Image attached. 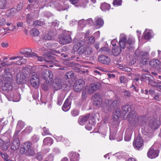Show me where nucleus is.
I'll use <instances>...</instances> for the list:
<instances>
[{
	"label": "nucleus",
	"mask_w": 161,
	"mask_h": 161,
	"mask_svg": "<svg viewBox=\"0 0 161 161\" xmlns=\"http://www.w3.org/2000/svg\"><path fill=\"white\" fill-rule=\"evenodd\" d=\"M20 153L27 156H33L35 152L34 149L32 148L31 143L27 142L22 145L20 148Z\"/></svg>",
	"instance_id": "nucleus-1"
},
{
	"label": "nucleus",
	"mask_w": 161,
	"mask_h": 161,
	"mask_svg": "<svg viewBox=\"0 0 161 161\" xmlns=\"http://www.w3.org/2000/svg\"><path fill=\"white\" fill-rule=\"evenodd\" d=\"M127 118L131 126H135L139 124L141 121V118L139 116L137 113L134 110L129 112Z\"/></svg>",
	"instance_id": "nucleus-2"
},
{
	"label": "nucleus",
	"mask_w": 161,
	"mask_h": 161,
	"mask_svg": "<svg viewBox=\"0 0 161 161\" xmlns=\"http://www.w3.org/2000/svg\"><path fill=\"white\" fill-rule=\"evenodd\" d=\"M71 85H69L66 84L65 79H60L56 78L55 79L54 83H53L54 88L55 90H58L64 88L65 90H68L70 89Z\"/></svg>",
	"instance_id": "nucleus-3"
},
{
	"label": "nucleus",
	"mask_w": 161,
	"mask_h": 161,
	"mask_svg": "<svg viewBox=\"0 0 161 161\" xmlns=\"http://www.w3.org/2000/svg\"><path fill=\"white\" fill-rule=\"evenodd\" d=\"M119 100H112L107 99L105 101V105L104 107L106 112H110L118 106Z\"/></svg>",
	"instance_id": "nucleus-4"
},
{
	"label": "nucleus",
	"mask_w": 161,
	"mask_h": 161,
	"mask_svg": "<svg viewBox=\"0 0 161 161\" xmlns=\"http://www.w3.org/2000/svg\"><path fill=\"white\" fill-rule=\"evenodd\" d=\"M43 67L42 66L41 68V69H43L42 75L46 83L48 84L52 80L53 78V73L50 70L43 69Z\"/></svg>",
	"instance_id": "nucleus-5"
},
{
	"label": "nucleus",
	"mask_w": 161,
	"mask_h": 161,
	"mask_svg": "<svg viewBox=\"0 0 161 161\" xmlns=\"http://www.w3.org/2000/svg\"><path fill=\"white\" fill-rule=\"evenodd\" d=\"M9 80H1L2 82L1 86L2 89L5 93L11 91L12 89V86Z\"/></svg>",
	"instance_id": "nucleus-6"
},
{
	"label": "nucleus",
	"mask_w": 161,
	"mask_h": 161,
	"mask_svg": "<svg viewBox=\"0 0 161 161\" xmlns=\"http://www.w3.org/2000/svg\"><path fill=\"white\" fill-rule=\"evenodd\" d=\"M93 104L98 107L102 106V96L98 93L95 94L93 96Z\"/></svg>",
	"instance_id": "nucleus-7"
},
{
	"label": "nucleus",
	"mask_w": 161,
	"mask_h": 161,
	"mask_svg": "<svg viewBox=\"0 0 161 161\" xmlns=\"http://www.w3.org/2000/svg\"><path fill=\"white\" fill-rule=\"evenodd\" d=\"M84 84V82L82 80H78L74 85L73 89L74 90L77 92H80L82 89Z\"/></svg>",
	"instance_id": "nucleus-8"
},
{
	"label": "nucleus",
	"mask_w": 161,
	"mask_h": 161,
	"mask_svg": "<svg viewBox=\"0 0 161 161\" xmlns=\"http://www.w3.org/2000/svg\"><path fill=\"white\" fill-rule=\"evenodd\" d=\"M31 75L30 80L31 84L34 88H37L39 86V78L36 73L35 72L32 73Z\"/></svg>",
	"instance_id": "nucleus-9"
},
{
	"label": "nucleus",
	"mask_w": 161,
	"mask_h": 161,
	"mask_svg": "<svg viewBox=\"0 0 161 161\" xmlns=\"http://www.w3.org/2000/svg\"><path fill=\"white\" fill-rule=\"evenodd\" d=\"M101 86V84L99 82H96L90 84L88 88V92L91 94L98 90Z\"/></svg>",
	"instance_id": "nucleus-10"
},
{
	"label": "nucleus",
	"mask_w": 161,
	"mask_h": 161,
	"mask_svg": "<svg viewBox=\"0 0 161 161\" xmlns=\"http://www.w3.org/2000/svg\"><path fill=\"white\" fill-rule=\"evenodd\" d=\"M11 77L12 75L10 69L8 68H5L4 69V74L0 77V79L1 80H10Z\"/></svg>",
	"instance_id": "nucleus-11"
},
{
	"label": "nucleus",
	"mask_w": 161,
	"mask_h": 161,
	"mask_svg": "<svg viewBox=\"0 0 161 161\" xmlns=\"http://www.w3.org/2000/svg\"><path fill=\"white\" fill-rule=\"evenodd\" d=\"M143 140L139 136L136 137L133 142V145L134 147L137 149L142 147L143 145Z\"/></svg>",
	"instance_id": "nucleus-12"
},
{
	"label": "nucleus",
	"mask_w": 161,
	"mask_h": 161,
	"mask_svg": "<svg viewBox=\"0 0 161 161\" xmlns=\"http://www.w3.org/2000/svg\"><path fill=\"white\" fill-rule=\"evenodd\" d=\"M71 38L69 34H66L59 38V41L60 43L63 44H67L71 41Z\"/></svg>",
	"instance_id": "nucleus-13"
},
{
	"label": "nucleus",
	"mask_w": 161,
	"mask_h": 161,
	"mask_svg": "<svg viewBox=\"0 0 161 161\" xmlns=\"http://www.w3.org/2000/svg\"><path fill=\"white\" fill-rule=\"evenodd\" d=\"M90 116V114L80 116L78 119V123L81 125H84L87 122Z\"/></svg>",
	"instance_id": "nucleus-14"
},
{
	"label": "nucleus",
	"mask_w": 161,
	"mask_h": 161,
	"mask_svg": "<svg viewBox=\"0 0 161 161\" xmlns=\"http://www.w3.org/2000/svg\"><path fill=\"white\" fill-rule=\"evenodd\" d=\"M160 64V61L157 59H153L150 61L149 62V64L151 66L157 69L159 68Z\"/></svg>",
	"instance_id": "nucleus-15"
},
{
	"label": "nucleus",
	"mask_w": 161,
	"mask_h": 161,
	"mask_svg": "<svg viewBox=\"0 0 161 161\" xmlns=\"http://www.w3.org/2000/svg\"><path fill=\"white\" fill-rule=\"evenodd\" d=\"M98 60L100 63L106 64H108L110 62V58L107 56L104 55L99 56Z\"/></svg>",
	"instance_id": "nucleus-16"
},
{
	"label": "nucleus",
	"mask_w": 161,
	"mask_h": 161,
	"mask_svg": "<svg viewBox=\"0 0 161 161\" xmlns=\"http://www.w3.org/2000/svg\"><path fill=\"white\" fill-rule=\"evenodd\" d=\"M149 53L147 52L142 51L140 53V56L142 63H146L149 59Z\"/></svg>",
	"instance_id": "nucleus-17"
},
{
	"label": "nucleus",
	"mask_w": 161,
	"mask_h": 161,
	"mask_svg": "<svg viewBox=\"0 0 161 161\" xmlns=\"http://www.w3.org/2000/svg\"><path fill=\"white\" fill-rule=\"evenodd\" d=\"M158 155V151L152 148L149 149L147 153L148 157L151 158H153L157 157Z\"/></svg>",
	"instance_id": "nucleus-18"
},
{
	"label": "nucleus",
	"mask_w": 161,
	"mask_h": 161,
	"mask_svg": "<svg viewBox=\"0 0 161 161\" xmlns=\"http://www.w3.org/2000/svg\"><path fill=\"white\" fill-rule=\"evenodd\" d=\"M149 125L151 129H156L160 126V124L159 121L153 118L150 121Z\"/></svg>",
	"instance_id": "nucleus-19"
},
{
	"label": "nucleus",
	"mask_w": 161,
	"mask_h": 161,
	"mask_svg": "<svg viewBox=\"0 0 161 161\" xmlns=\"http://www.w3.org/2000/svg\"><path fill=\"white\" fill-rule=\"evenodd\" d=\"M20 145V142L18 138L14 139L11 143L10 146L12 150H16L17 149Z\"/></svg>",
	"instance_id": "nucleus-20"
},
{
	"label": "nucleus",
	"mask_w": 161,
	"mask_h": 161,
	"mask_svg": "<svg viewBox=\"0 0 161 161\" xmlns=\"http://www.w3.org/2000/svg\"><path fill=\"white\" fill-rule=\"evenodd\" d=\"M32 50L30 48L25 49L23 51H21L20 53L22 54H25V57H33V54L35 53H31Z\"/></svg>",
	"instance_id": "nucleus-21"
},
{
	"label": "nucleus",
	"mask_w": 161,
	"mask_h": 161,
	"mask_svg": "<svg viewBox=\"0 0 161 161\" xmlns=\"http://www.w3.org/2000/svg\"><path fill=\"white\" fill-rule=\"evenodd\" d=\"M6 58H4V60ZM13 64H18L19 65H21L22 64V59L20 58L18 61H16V62H12L10 63L9 62H6L5 61H4L2 63V65L3 66H8Z\"/></svg>",
	"instance_id": "nucleus-22"
},
{
	"label": "nucleus",
	"mask_w": 161,
	"mask_h": 161,
	"mask_svg": "<svg viewBox=\"0 0 161 161\" xmlns=\"http://www.w3.org/2000/svg\"><path fill=\"white\" fill-rule=\"evenodd\" d=\"M78 47V45H75L72 50V52L75 53V51H77L78 54H82V53H84V48L82 47Z\"/></svg>",
	"instance_id": "nucleus-23"
},
{
	"label": "nucleus",
	"mask_w": 161,
	"mask_h": 161,
	"mask_svg": "<svg viewBox=\"0 0 161 161\" xmlns=\"http://www.w3.org/2000/svg\"><path fill=\"white\" fill-rule=\"evenodd\" d=\"M121 108L123 116H125L126 113L131 110V107L130 105H125L122 106Z\"/></svg>",
	"instance_id": "nucleus-24"
},
{
	"label": "nucleus",
	"mask_w": 161,
	"mask_h": 161,
	"mask_svg": "<svg viewBox=\"0 0 161 161\" xmlns=\"http://www.w3.org/2000/svg\"><path fill=\"white\" fill-rule=\"evenodd\" d=\"M126 43L129 44L130 47H127V48L130 51L133 50L134 48V45L135 43V40L134 39L132 38H129L126 40Z\"/></svg>",
	"instance_id": "nucleus-25"
},
{
	"label": "nucleus",
	"mask_w": 161,
	"mask_h": 161,
	"mask_svg": "<svg viewBox=\"0 0 161 161\" xmlns=\"http://www.w3.org/2000/svg\"><path fill=\"white\" fill-rule=\"evenodd\" d=\"M121 48L119 46L114 47L112 49V54L114 56H117L119 55L121 52Z\"/></svg>",
	"instance_id": "nucleus-26"
},
{
	"label": "nucleus",
	"mask_w": 161,
	"mask_h": 161,
	"mask_svg": "<svg viewBox=\"0 0 161 161\" xmlns=\"http://www.w3.org/2000/svg\"><path fill=\"white\" fill-rule=\"evenodd\" d=\"M70 104L71 102L69 101V100L67 98L65 101L62 107L63 110L65 112L68 111L70 108Z\"/></svg>",
	"instance_id": "nucleus-27"
},
{
	"label": "nucleus",
	"mask_w": 161,
	"mask_h": 161,
	"mask_svg": "<svg viewBox=\"0 0 161 161\" xmlns=\"http://www.w3.org/2000/svg\"><path fill=\"white\" fill-rule=\"evenodd\" d=\"M126 42V38L125 36L121 37L119 42V44L121 48L124 49L125 48Z\"/></svg>",
	"instance_id": "nucleus-28"
},
{
	"label": "nucleus",
	"mask_w": 161,
	"mask_h": 161,
	"mask_svg": "<svg viewBox=\"0 0 161 161\" xmlns=\"http://www.w3.org/2000/svg\"><path fill=\"white\" fill-rule=\"evenodd\" d=\"M16 80L17 82L21 84L24 83L26 81L25 76L23 74H18L17 76Z\"/></svg>",
	"instance_id": "nucleus-29"
},
{
	"label": "nucleus",
	"mask_w": 161,
	"mask_h": 161,
	"mask_svg": "<svg viewBox=\"0 0 161 161\" xmlns=\"http://www.w3.org/2000/svg\"><path fill=\"white\" fill-rule=\"evenodd\" d=\"M43 56L45 57V61L47 63H51L53 58V56L50 54H45Z\"/></svg>",
	"instance_id": "nucleus-30"
},
{
	"label": "nucleus",
	"mask_w": 161,
	"mask_h": 161,
	"mask_svg": "<svg viewBox=\"0 0 161 161\" xmlns=\"http://www.w3.org/2000/svg\"><path fill=\"white\" fill-rule=\"evenodd\" d=\"M45 24L44 21L42 19H40L35 21L33 23V25L35 27L42 26Z\"/></svg>",
	"instance_id": "nucleus-31"
},
{
	"label": "nucleus",
	"mask_w": 161,
	"mask_h": 161,
	"mask_svg": "<svg viewBox=\"0 0 161 161\" xmlns=\"http://www.w3.org/2000/svg\"><path fill=\"white\" fill-rule=\"evenodd\" d=\"M53 139L49 137H47L45 138L43 141V145H51L53 143Z\"/></svg>",
	"instance_id": "nucleus-32"
},
{
	"label": "nucleus",
	"mask_w": 161,
	"mask_h": 161,
	"mask_svg": "<svg viewBox=\"0 0 161 161\" xmlns=\"http://www.w3.org/2000/svg\"><path fill=\"white\" fill-rule=\"evenodd\" d=\"M110 8V5L106 3H102L101 6L100 8L103 11L108 10Z\"/></svg>",
	"instance_id": "nucleus-33"
},
{
	"label": "nucleus",
	"mask_w": 161,
	"mask_h": 161,
	"mask_svg": "<svg viewBox=\"0 0 161 161\" xmlns=\"http://www.w3.org/2000/svg\"><path fill=\"white\" fill-rule=\"evenodd\" d=\"M84 54L85 55H90L91 54L93 50L92 48L89 47H84Z\"/></svg>",
	"instance_id": "nucleus-34"
},
{
	"label": "nucleus",
	"mask_w": 161,
	"mask_h": 161,
	"mask_svg": "<svg viewBox=\"0 0 161 161\" xmlns=\"http://www.w3.org/2000/svg\"><path fill=\"white\" fill-rule=\"evenodd\" d=\"M20 95L18 93L15 92L11 95V98L13 99V100L14 102H18L19 100Z\"/></svg>",
	"instance_id": "nucleus-35"
},
{
	"label": "nucleus",
	"mask_w": 161,
	"mask_h": 161,
	"mask_svg": "<svg viewBox=\"0 0 161 161\" xmlns=\"http://www.w3.org/2000/svg\"><path fill=\"white\" fill-rule=\"evenodd\" d=\"M7 0H0V9H4L7 8Z\"/></svg>",
	"instance_id": "nucleus-36"
},
{
	"label": "nucleus",
	"mask_w": 161,
	"mask_h": 161,
	"mask_svg": "<svg viewBox=\"0 0 161 161\" xmlns=\"http://www.w3.org/2000/svg\"><path fill=\"white\" fill-rule=\"evenodd\" d=\"M33 58H34L35 59H37V60L38 61L42 62L43 61H45V57L43 56L42 57H39L38 56L37 54L36 53H33Z\"/></svg>",
	"instance_id": "nucleus-37"
},
{
	"label": "nucleus",
	"mask_w": 161,
	"mask_h": 161,
	"mask_svg": "<svg viewBox=\"0 0 161 161\" xmlns=\"http://www.w3.org/2000/svg\"><path fill=\"white\" fill-rule=\"evenodd\" d=\"M96 25L100 27L103 25L104 24L103 20L101 18H98L96 20Z\"/></svg>",
	"instance_id": "nucleus-38"
},
{
	"label": "nucleus",
	"mask_w": 161,
	"mask_h": 161,
	"mask_svg": "<svg viewBox=\"0 0 161 161\" xmlns=\"http://www.w3.org/2000/svg\"><path fill=\"white\" fill-rule=\"evenodd\" d=\"M25 125V123L24 122L21 120L19 121L17 124V129L21 130L24 127Z\"/></svg>",
	"instance_id": "nucleus-39"
},
{
	"label": "nucleus",
	"mask_w": 161,
	"mask_h": 161,
	"mask_svg": "<svg viewBox=\"0 0 161 161\" xmlns=\"http://www.w3.org/2000/svg\"><path fill=\"white\" fill-rule=\"evenodd\" d=\"M74 75V73L72 71H69L65 75L64 78V79H65L66 78L70 79L73 77Z\"/></svg>",
	"instance_id": "nucleus-40"
},
{
	"label": "nucleus",
	"mask_w": 161,
	"mask_h": 161,
	"mask_svg": "<svg viewBox=\"0 0 161 161\" xmlns=\"http://www.w3.org/2000/svg\"><path fill=\"white\" fill-rule=\"evenodd\" d=\"M131 132H126L125 136V140L126 141H129L131 138Z\"/></svg>",
	"instance_id": "nucleus-41"
},
{
	"label": "nucleus",
	"mask_w": 161,
	"mask_h": 161,
	"mask_svg": "<svg viewBox=\"0 0 161 161\" xmlns=\"http://www.w3.org/2000/svg\"><path fill=\"white\" fill-rule=\"evenodd\" d=\"M20 9V8H18L17 9L15 8H11L9 12V16H13L14 14H15L17 11H19Z\"/></svg>",
	"instance_id": "nucleus-42"
},
{
	"label": "nucleus",
	"mask_w": 161,
	"mask_h": 161,
	"mask_svg": "<svg viewBox=\"0 0 161 161\" xmlns=\"http://www.w3.org/2000/svg\"><path fill=\"white\" fill-rule=\"evenodd\" d=\"M30 33L33 36H36L38 35L39 32L37 29L34 28L31 30Z\"/></svg>",
	"instance_id": "nucleus-43"
},
{
	"label": "nucleus",
	"mask_w": 161,
	"mask_h": 161,
	"mask_svg": "<svg viewBox=\"0 0 161 161\" xmlns=\"http://www.w3.org/2000/svg\"><path fill=\"white\" fill-rule=\"evenodd\" d=\"M26 21L29 24H30L32 20V17L31 14H28L26 16Z\"/></svg>",
	"instance_id": "nucleus-44"
},
{
	"label": "nucleus",
	"mask_w": 161,
	"mask_h": 161,
	"mask_svg": "<svg viewBox=\"0 0 161 161\" xmlns=\"http://www.w3.org/2000/svg\"><path fill=\"white\" fill-rule=\"evenodd\" d=\"M9 145V143L8 142H5L3 144L2 146H1V147L4 151H6Z\"/></svg>",
	"instance_id": "nucleus-45"
},
{
	"label": "nucleus",
	"mask_w": 161,
	"mask_h": 161,
	"mask_svg": "<svg viewBox=\"0 0 161 161\" xmlns=\"http://www.w3.org/2000/svg\"><path fill=\"white\" fill-rule=\"evenodd\" d=\"M78 155L75 153H73L71 158V161H78Z\"/></svg>",
	"instance_id": "nucleus-46"
},
{
	"label": "nucleus",
	"mask_w": 161,
	"mask_h": 161,
	"mask_svg": "<svg viewBox=\"0 0 161 161\" xmlns=\"http://www.w3.org/2000/svg\"><path fill=\"white\" fill-rule=\"evenodd\" d=\"M123 114H122V111H121V110L119 109H117L114 113V115H116L117 117H119L121 115H122Z\"/></svg>",
	"instance_id": "nucleus-47"
},
{
	"label": "nucleus",
	"mask_w": 161,
	"mask_h": 161,
	"mask_svg": "<svg viewBox=\"0 0 161 161\" xmlns=\"http://www.w3.org/2000/svg\"><path fill=\"white\" fill-rule=\"evenodd\" d=\"M63 99L64 97L63 96H59L58 98V101L57 102V104L59 105H61Z\"/></svg>",
	"instance_id": "nucleus-48"
},
{
	"label": "nucleus",
	"mask_w": 161,
	"mask_h": 161,
	"mask_svg": "<svg viewBox=\"0 0 161 161\" xmlns=\"http://www.w3.org/2000/svg\"><path fill=\"white\" fill-rule=\"evenodd\" d=\"M122 0H114L113 4L114 5L119 6L121 5Z\"/></svg>",
	"instance_id": "nucleus-49"
},
{
	"label": "nucleus",
	"mask_w": 161,
	"mask_h": 161,
	"mask_svg": "<svg viewBox=\"0 0 161 161\" xmlns=\"http://www.w3.org/2000/svg\"><path fill=\"white\" fill-rule=\"evenodd\" d=\"M151 35L149 32L146 33L144 36V38L145 39H149L151 37Z\"/></svg>",
	"instance_id": "nucleus-50"
},
{
	"label": "nucleus",
	"mask_w": 161,
	"mask_h": 161,
	"mask_svg": "<svg viewBox=\"0 0 161 161\" xmlns=\"http://www.w3.org/2000/svg\"><path fill=\"white\" fill-rule=\"evenodd\" d=\"M124 95L128 97H130L131 96V94L130 92L128 91L125 90L123 91Z\"/></svg>",
	"instance_id": "nucleus-51"
},
{
	"label": "nucleus",
	"mask_w": 161,
	"mask_h": 161,
	"mask_svg": "<svg viewBox=\"0 0 161 161\" xmlns=\"http://www.w3.org/2000/svg\"><path fill=\"white\" fill-rule=\"evenodd\" d=\"M92 125L89 122L86 125L85 127L86 129L90 130L92 129Z\"/></svg>",
	"instance_id": "nucleus-52"
},
{
	"label": "nucleus",
	"mask_w": 161,
	"mask_h": 161,
	"mask_svg": "<svg viewBox=\"0 0 161 161\" xmlns=\"http://www.w3.org/2000/svg\"><path fill=\"white\" fill-rule=\"evenodd\" d=\"M36 158L39 160H42V156L41 152H39L37 153Z\"/></svg>",
	"instance_id": "nucleus-53"
},
{
	"label": "nucleus",
	"mask_w": 161,
	"mask_h": 161,
	"mask_svg": "<svg viewBox=\"0 0 161 161\" xmlns=\"http://www.w3.org/2000/svg\"><path fill=\"white\" fill-rule=\"evenodd\" d=\"M89 42H88L90 44L93 43L95 41V38L93 36H90L88 37Z\"/></svg>",
	"instance_id": "nucleus-54"
},
{
	"label": "nucleus",
	"mask_w": 161,
	"mask_h": 161,
	"mask_svg": "<svg viewBox=\"0 0 161 161\" xmlns=\"http://www.w3.org/2000/svg\"><path fill=\"white\" fill-rule=\"evenodd\" d=\"M79 113L78 112L75 110H73L71 112V114L74 117L78 115Z\"/></svg>",
	"instance_id": "nucleus-55"
},
{
	"label": "nucleus",
	"mask_w": 161,
	"mask_h": 161,
	"mask_svg": "<svg viewBox=\"0 0 161 161\" xmlns=\"http://www.w3.org/2000/svg\"><path fill=\"white\" fill-rule=\"evenodd\" d=\"M0 154L2 157L4 159V160L8 158V156L6 153H3L1 152H0Z\"/></svg>",
	"instance_id": "nucleus-56"
},
{
	"label": "nucleus",
	"mask_w": 161,
	"mask_h": 161,
	"mask_svg": "<svg viewBox=\"0 0 161 161\" xmlns=\"http://www.w3.org/2000/svg\"><path fill=\"white\" fill-rule=\"evenodd\" d=\"M44 38L46 40H50L52 38V37L47 34L44 36Z\"/></svg>",
	"instance_id": "nucleus-57"
},
{
	"label": "nucleus",
	"mask_w": 161,
	"mask_h": 161,
	"mask_svg": "<svg viewBox=\"0 0 161 161\" xmlns=\"http://www.w3.org/2000/svg\"><path fill=\"white\" fill-rule=\"evenodd\" d=\"M32 130V128L30 126L27 127L25 130V131L28 133H30Z\"/></svg>",
	"instance_id": "nucleus-58"
},
{
	"label": "nucleus",
	"mask_w": 161,
	"mask_h": 161,
	"mask_svg": "<svg viewBox=\"0 0 161 161\" xmlns=\"http://www.w3.org/2000/svg\"><path fill=\"white\" fill-rule=\"evenodd\" d=\"M6 24V20L4 18H2L0 20V25H3Z\"/></svg>",
	"instance_id": "nucleus-59"
},
{
	"label": "nucleus",
	"mask_w": 161,
	"mask_h": 161,
	"mask_svg": "<svg viewBox=\"0 0 161 161\" xmlns=\"http://www.w3.org/2000/svg\"><path fill=\"white\" fill-rule=\"evenodd\" d=\"M85 43V42L84 40H81L79 42L77 43V45H78V46L79 47H82V46L84 45Z\"/></svg>",
	"instance_id": "nucleus-60"
},
{
	"label": "nucleus",
	"mask_w": 161,
	"mask_h": 161,
	"mask_svg": "<svg viewBox=\"0 0 161 161\" xmlns=\"http://www.w3.org/2000/svg\"><path fill=\"white\" fill-rule=\"evenodd\" d=\"M23 26V24L22 22H19L17 23V26L18 27H22Z\"/></svg>",
	"instance_id": "nucleus-61"
},
{
	"label": "nucleus",
	"mask_w": 161,
	"mask_h": 161,
	"mask_svg": "<svg viewBox=\"0 0 161 161\" xmlns=\"http://www.w3.org/2000/svg\"><path fill=\"white\" fill-rule=\"evenodd\" d=\"M42 89L44 91H47L48 89V86L46 84L42 85Z\"/></svg>",
	"instance_id": "nucleus-62"
},
{
	"label": "nucleus",
	"mask_w": 161,
	"mask_h": 161,
	"mask_svg": "<svg viewBox=\"0 0 161 161\" xmlns=\"http://www.w3.org/2000/svg\"><path fill=\"white\" fill-rule=\"evenodd\" d=\"M43 135H51V134L49 133V131L48 130H46L44 131V132L42 133Z\"/></svg>",
	"instance_id": "nucleus-63"
},
{
	"label": "nucleus",
	"mask_w": 161,
	"mask_h": 161,
	"mask_svg": "<svg viewBox=\"0 0 161 161\" xmlns=\"http://www.w3.org/2000/svg\"><path fill=\"white\" fill-rule=\"evenodd\" d=\"M62 136H57L56 137V139L57 142L61 141L62 140Z\"/></svg>",
	"instance_id": "nucleus-64"
}]
</instances>
